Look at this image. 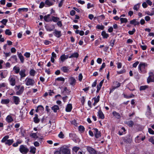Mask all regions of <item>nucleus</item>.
Wrapping results in <instances>:
<instances>
[{"label": "nucleus", "mask_w": 154, "mask_h": 154, "mask_svg": "<svg viewBox=\"0 0 154 154\" xmlns=\"http://www.w3.org/2000/svg\"><path fill=\"white\" fill-rule=\"evenodd\" d=\"M9 138V136L8 135H6L1 140L2 143H5L8 140V139Z\"/></svg>", "instance_id": "obj_30"}, {"label": "nucleus", "mask_w": 154, "mask_h": 154, "mask_svg": "<svg viewBox=\"0 0 154 154\" xmlns=\"http://www.w3.org/2000/svg\"><path fill=\"white\" fill-rule=\"evenodd\" d=\"M54 33L55 36L57 38H60L61 35V32L60 31H58L56 29L54 30Z\"/></svg>", "instance_id": "obj_13"}, {"label": "nucleus", "mask_w": 154, "mask_h": 154, "mask_svg": "<svg viewBox=\"0 0 154 154\" xmlns=\"http://www.w3.org/2000/svg\"><path fill=\"white\" fill-rule=\"evenodd\" d=\"M45 4L49 7L53 5V3L51 2L49 0H46L45 2Z\"/></svg>", "instance_id": "obj_25"}, {"label": "nucleus", "mask_w": 154, "mask_h": 154, "mask_svg": "<svg viewBox=\"0 0 154 154\" xmlns=\"http://www.w3.org/2000/svg\"><path fill=\"white\" fill-rule=\"evenodd\" d=\"M18 56L20 58L21 61L23 63L24 61V57L22 55L21 53H20L18 54Z\"/></svg>", "instance_id": "obj_37"}, {"label": "nucleus", "mask_w": 154, "mask_h": 154, "mask_svg": "<svg viewBox=\"0 0 154 154\" xmlns=\"http://www.w3.org/2000/svg\"><path fill=\"white\" fill-rule=\"evenodd\" d=\"M71 123L72 124L74 125L75 126H77V123L76 122V121L75 120H72L71 122Z\"/></svg>", "instance_id": "obj_59"}, {"label": "nucleus", "mask_w": 154, "mask_h": 154, "mask_svg": "<svg viewBox=\"0 0 154 154\" xmlns=\"http://www.w3.org/2000/svg\"><path fill=\"white\" fill-rule=\"evenodd\" d=\"M8 22V20L6 19H3L1 21V22L4 25H6V23Z\"/></svg>", "instance_id": "obj_52"}, {"label": "nucleus", "mask_w": 154, "mask_h": 154, "mask_svg": "<svg viewBox=\"0 0 154 154\" xmlns=\"http://www.w3.org/2000/svg\"><path fill=\"white\" fill-rule=\"evenodd\" d=\"M79 57V54L77 52H75L72 54L69 57V58L73 57L77 58Z\"/></svg>", "instance_id": "obj_24"}, {"label": "nucleus", "mask_w": 154, "mask_h": 154, "mask_svg": "<svg viewBox=\"0 0 154 154\" xmlns=\"http://www.w3.org/2000/svg\"><path fill=\"white\" fill-rule=\"evenodd\" d=\"M139 63L138 61H136L133 64V66L134 67H136Z\"/></svg>", "instance_id": "obj_62"}, {"label": "nucleus", "mask_w": 154, "mask_h": 154, "mask_svg": "<svg viewBox=\"0 0 154 154\" xmlns=\"http://www.w3.org/2000/svg\"><path fill=\"white\" fill-rule=\"evenodd\" d=\"M147 66V64L145 63L141 62L138 65V68L140 72L145 73L146 72V67Z\"/></svg>", "instance_id": "obj_1"}, {"label": "nucleus", "mask_w": 154, "mask_h": 154, "mask_svg": "<svg viewBox=\"0 0 154 154\" xmlns=\"http://www.w3.org/2000/svg\"><path fill=\"white\" fill-rule=\"evenodd\" d=\"M101 35L104 38H107L109 36L108 34L106 33V32L104 31L102 32Z\"/></svg>", "instance_id": "obj_28"}, {"label": "nucleus", "mask_w": 154, "mask_h": 154, "mask_svg": "<svg viewBox=\"0 0 154 154\" xmlns=\"http://www.w3.org/2000/svg\"><path fill=\"white\" fill-rule=\"evenodd\" d=\"M114 85L116 86L113 87L112 88L110 89V93L113 91L116 88L119 87L121 85V83L116 81L114 82Z\"/></svg>", "instance_id": "obj_7"}, {"label": "nucleus", "mask_w": 154, "mask_h": 154, "mask_svg": "<svg viewBox=\"0 0 154 154\" xmlns=\"http://www.w3.org/2000/svg\"><path fill=\"white\" fill-rule=\"evenodd\" d=\"M69 67V66H64L61 68V70L65 73H68L70 72Z\"/></svg>", "instance_id": "obj_9"}, {"label": "nucleus", "mask_w": 154, "mask_h": 154, "mask_svg": "<svg viewBox=\"0 0 154 154\" xmlns=\"http://www.w3.org/2000/svg\"><path fill=\"white\" fill-rule=\"evenodd\" d=\"M148 132L150 134H154V131L151 128H148Z\"/></svg>", "instance_id": "obj_53"}, {"label": "nucleus", "mask_w": 154, "mask_h": 154, "mask_svg": "<svg viewBox=\"0 0 154 154\" xmlns=\"http://www.w3.org/2000/svg\"><path fill=\"white\" fill-rule=\"evenodd\" d=\"M94 7V5L93 4L91 5L90 3H88L87 4V8L88 9H89L93 7Z\"/></svg>", "instance_id": "obj_51"}, {"label": "nucleus", "mask_w": 154, "mask_h": 154, "mask_svg": "<svg viewBox=\"0 0 154 154\" xmlns=\"http://www.w3.org/2000/svg\"><path fill=\"white\" fill-rule=\"evenodd\" d=\"M50 16V14H48L47 15L45 16L44 17V18L46 22H49L50 21V20L48 19V18H49Z\"/></svg>", "instance_id": "obj_35"}, {"label": "nucleus", "mask_w": 154, "mask_h": 154, "mask_svg": "<svg viewBox=\"0 0 154 154\" xmlns=\"http://www.w3.org/2000/svg\"><path fill=\"white\" fill-rule=\"evenodd\" d=\"M36 148L33 146L31 147L30 152L33 154L35 153Z\"/></svg>", "instance_id": "obj_33"}, {"label": "nucleus", "mask_w": 154, "mask_h": 154, "mask_svg": "<svg viewBox=\"0 0 154 154\" xmlns=\"http://www.w3.org/2000/svg\"><path fill=\"white\" fill-rule=\"evenodd\" d=\"M35 116L33 118L34 121L35 123H38L40 121V120L38 118V115L37 114H35Z\"/></svg>", "instance_id": "obj_21"}, {"label": "nucleus", "mask_w": 154, "mask_h": 154, "mask_svg": "<svg viewBox=\"0 0 154 154\" xmlns=\"http://www.w3.org/2000/svg\"><path fill=\"white\" fill-rule=\"evenodd\" d=\"M13 70L15 72L16 74L20 72V68L19 67L15 66L13 68Z\"/></svg>", "instance_id": "obj_22"}, {"label": "nucleus", "mask_w": 154, "mask_h": 154, "mask_svg": "<svg viewBox=\"0 0 154 154\" xmlns=\"http://www.w3.org/2000/svg\"><path fill=\"white\" fill-rule=\"evenodd\" d=\"M6 120L8 123L11 122L13 121L11 116L10 115H8L7 117Z\"/></svg>", "instance_id": "obj_20"}, {"label": "nucleus", "mask_w": 154, "mask_h": 154, "mask_svg": "<svg viewBox=\"0 0 154 154\" xmlns=\"http://www.w3.org/2000/svg\"><path fill=\"white\" fill-rule=\"evenodd\" d=\"M44 43L45 45H48L51 44V42L47 40H45L44 41Z\"/></svg>", "instance_id": "obj_54"}, {"label": "nucleus", "mask_w": 154, "mask_h": 154, "mask_svg": "<svg viewBox=\"0 0 154 154\" xmlns=\"http://www.w3.org/2000/svg\"><path fill=\"white\" fill-rule=\"evenodd\" d=\"M98 114L99 117L102 119H103L104 118V116L101 110H99L98 112Z\"/></svg>", "instance_id": "obj_27"}, {"label": "nucleus", "mask_w": 154, "mask_h": 154, "mask_svg": "<svg viewBox=\"0 0 154 154\" xmlns=\"http://www.w3.org/2000/svg\"><path fill=\"white\" fill-rule=\"evenodd\" d=\"M5 34L6 35H11L12 34L11 32L9 29H7L5 31Z\"/></svg>", "instance_id": "obj_40"}, {"label": "nucleus", "mask_w": 154, "mask_h": 154, "mask_svg": "<svg viewBox=\"0 0 154 154\" xmlns=\"http://www.w3.org/2000/svg\"><path fill=\"white\" fill-rule=\"evenodd\" d=\"M117 64L118 69H120L122 67V64L121 63L118 62L117 63Z\"/></svg>", "instance_id": "obj_58"}, {"label": "nucleus", "mask_w": 154, "mask_h": 154, "mask_svg": "<svg viewBox=\"0 0 154 154\" xmlns=\"http://www.w3.org/2000/svg\"><path fill=\"white\" fill-rule=\"evenodd\" d=\"M136 30L134 28L133 29L132 31H128V33L130 35H132L134 34V33L135 32Z\"/></svg>", "instance_id": "obj_46"}, {"label": "nucleus", "mask_w": 154, "mask_h": 154, "mask_svg": "<svg viewBox=\"0 0 154 154\" xmlns=\"http://www.w3.org/2000/svg\"><path fill=\"white\" fill-rule=\"evenodd\" d=\"M28 11V8H20L18 10V11L19 13H21L23 12H27Z\"/></svg>", "instance_id": "obj_23"}, {"label": "nucleus", "mask_w": 154, "mask_h": 154, "mask_svg": "<svg viewBox=\"0 0 154 154\" xmlns=\"http://www.w3.org/2000/svg\"><path fill=\"white\" fill-rule=\"evenodd\" d=\"M24 90V87L23 86H21L20 89L16 92V94L17 95H21L23 92Z\"/></svg>", "instance_id": "obj_12"}, {"label": "nucleus", "mask_w": 154, "mask_h": 154, "mask_svg": "<svg viewBox=\"0 0 154 154\" xmlns=\"http://www.w3.org/2000/svg\"><path fill=\"white\" fill-rule=\"evenodd\" d=\"M149 76L147 79V82L149 83L150 82H154V75L152 72L149 73Z\"/></svg>", "instance_id": "obj_5"}, {"label": "nucleus", "mask_w": 154, "mask_h": 154, "mask_svg": "<svg viewBox=\"0 0 154 154\" xmlns=\"http://www.w3.org/2000/svg\"><path fill=\"white\" fill-rule=\"evenodd\" d=\"M126 123L130 127H132L134 125V123L132 121H130L126 122Z\"/></svg>", "instance_id": "obj_29"}, {"label": "nucleus", "mask_w": 154, "mask_h": 154, "mask_svg": "<svg viewBox=\"0 0 154 154\" xmlns=\"http://www.w3.org/2000/svg\"><path fill=\"white\" fill-rule=\"evenodd\" d=\"M82 75L81 73H80L79 75V79L80 81H81L82 79Z\"/></svg>", "instance_id": "obj_61"}, {"label": "nucleus", "mask_w": 154, "mask_h": 154, "mask_svg": "<svg viewBox=\"0 0 154 154\" xmlns=\"http://www.w3.org/2000/svg\"><path fill=\"white\" fill-rule=\"evenodd\" d=\"M139 8V4H137L135 5L133 8L134 10L137 11Z\"/></svg>", "instance_id": "obj_45"}, {"label": "nucleus", "mask_w": 154, "mask_h": 154, "mask_svg": "<svg viewBox=\"0 0 154 154\" xmlns=\"http://www.w3.org/2000/svg\"><path fill=\"white\" fill-rule=\"evenodd\" d=\"M13 142V139L12 140H8L5 143V144L8 145L9 146L11 145Z\"/></svg>", "instance_id": "obj_31"}, {"label": "nucleus", "mask_w": 154, "mask_h": 154, "mask_svg": "<svg viewBox=\"0 0 154 154\" xmlns=\"http://www.w3.org/2000/svg\"><path fill=\"white\" fill-rule=\"evenodd\" d=\"M13 98L14 103L16 105L18 104L20 101L19 98L18 97L15 96H14Z\"/></svg>", "instance_id": "obj_14"}, {"label": "nucleus", "mask_w": 154, "mask_h": 154, "mask_svg": "<svg viewBox=\"0 0 154 154\" xmlns=\"http://www.w3.org/2000/svg\"><path fill=\"white\" fill-rule=\"evenodd\" d=\"M94 135L95 137L97 138L101 136V134L100 132L98 131V130L97 128L94 129Z\"/></svg>", "instance_id": "obj_10"}, {"label": "nucleus", "mask_w": 154, "mask_h": 154, "mask_svg": "<svg viewBox=\"0 0 154 154\" xmlns=\"http://www.w3.org/2000/svg\"><path fill=\"white\" fill-rule=\"evenodd\" d=\"M79 131L81 132H83L84 131L85 128L83 126L80 125L79 127Z\"/></svg>", "instance_id": "obj_39"}, {"label": "nucleus", "mask_w": 154, "mask_h": 154, "mask_svg": "<svg viewBox=\"0 0 154 154\" xmlns=\"http://www.w3.org/2000/svg\"><path fill=\"white\" fill-rule=\"evenodd\" d=\"M105 66H106V65H105V63H102V64L100 68V69H99L100 71H101L102 70V69L105 67Z\"/></svg>", "instance_id": "obj_50"}, {"label": "nucleus", "mask_w": 154, "mask_h": 154, "mask_svg": "<svg viewBox=\"0 0 154 154\" xmlns=\"http://www.w3.org/2000/svg\"><path fill=\"white\" fill-rule=\"evenodd\" d=\"M26 84V85H32L35 83L34 81L31 79L27 78L25 80Z\"/></svg>", "instance_id": "obj_3"}, {"label": "nucleus", "mask_w": 154, "mask_h": 154, "mask_svg": "<svg viewBox=\"0 0 154 154\" xmlns=\"http://www.w3.org/2000/svg\"><path fill=\"white\" fill-rule=\"evenodd\" d=\"M57 80L59 81H63L64 82L65 80L62 77H58L56 79Z\"/></svg>", "instance_id": "obj_47"}, {"label": "nucleus", "mask_w": 154, "mask_h": 154, "mask_svg": "<svg viewBox=\"0 0 154 154\" xmlns=\"http://www.w3.org/2000/svg\"><path fill=\"white\" fill-rule=\"evenodd\" d=\"M26 70L25 69L21 70L19 72V74L20 76V78H22L25 77L26 76V74L25 73Z\"/></svg>", "instance_id": "obj_11"}, {"label": "nucleus", "mask_w": 154, "mask_h": 154, "mask_svg": "<svg viewBox=\"0 0 154 154\" xmlns=\"http://www.w3.org/2000/svg\"><path fill=\"white\" fill-rule=\"evenodd\" d=\"M72 107V105L71 104H68L66 108V112H70L71 111Z\"/></svg>", "instance_id": "obj_15"}, {"label": "nucleus", "mask_w": 154, "mask_h": 154, "mask_svg": "<svg viewBox=\"0 0 154 154\" xmlns=\"http://www.w3.org/2000/svg\"><path fill=\"white\" fill-rule=\"evenodd\" d=\"M149 142H151L153 144H154V139H153V137H151L149 139Z\"/></svg>", "instance_id": "obj_55"}, {"label": "nucleus", "mask_w": 154, "mask_h": 154, "mask_svg": "<svg viewBox=\"0 0 154 154\" xmlns=\"http://www.w3.org/2000/svg\"><path fill=\"white\" fill-rule=\"evenodd\" d=\"M121 129L123 131L122 132H121V131H119V133L120 135H122L123 134V132H125V130L124 127L122 128Z\"/></svg>", "instance_id": "obj_48"}, {"label": "nucleus", "mask_w": 154, "mask_h": 154, "mask_svg": "<svg viewBox=\"0 0 154 154\" xmlns=\"http://www.w3.org/2000/svg\"><path fill=\"white\" fill-rule=\"evenodd\" d=\"M51 109L54 112H56L59 109V107L57 105H55L52 107Z\"/></svg>", "instance_id": "obj_26"}, {"label": "nucleus", "mask_w": 154, "mask_h": 154, "mask_svg": "<svg viewBox=\"0 0 154 154\" xmlns=\"http://www.w3.org/2000/svg\"><path fill=\"white\" fill-rule=\"evenodd\" d=\"M34 144L36 147H38L39 146V143L37 141L35 142L34 143Z\"/></svg>", "instance_id": "obj_64"}, {"label": "nucleus", "mask_w": 154, "mask_h": 154, "mask_svg": "<svg viewBox=\"0 0 154 154\" xmlns=\"http://www.w3.org/2000/svg\"><path fill=\"white\" fill-rule=\"evenodd\" d=\"M112 113L114 116L117 119H119L120 118L121 116L119 113L115 111H114L112 112Z\"/></svg>", "instance_id": "obj_16"}, {"label": "nucleus", "mask_w": 154, "mask_h": 154, "mask_svg": "<svg viewBox=\"0 0 154 154\" xmlns=\"http://www.w3.org/2000/svg\"><path fill=\"white\" fill-rule=\"evenodd\" d=\"M130 23L131 24L134 25V26H136V25H139L140 24V23L137 21L136 19H134L132 20H131L130 21Z\"/></svg>", "instance_id": "obj_17"}, {"label": "nucleus", "mask_w": 154, "mask_h": 154, "mask_svg": "<svg viewBox=\"0 0 154 154\" xmlns=\"http://www.w3.org/2000/svg\"><path fill=\"white\" fill-rule=\"evenodd\" d=\"M70 83L72 85H74L76 82V80L73 77H71L69 79Z\"/></svg>", "instance_id": "obj_19"}, {"label": "nucleus", "mask_w": 154, "mask_h": 154, "mask_svg": "<svg viewBox=\"0 0 154 154\" xmlns=\"http://www.w3.org/2000/svg\"><path fill=\"white\" fill-rule=\"evenodd\" d=\"M38 109L39 110H42L44 109V108L41 105H39L37 107Z\"/></svg>", "instance_id": "obj_60"}, {"label": "nucleus", "mask_w": 154, "mask_h": 154, "mask_svg": "<svg viewBox=\"0 0 154 154\" xmlns=\"http://www.w3.org/2000/svg\"><path fill=\"white\" fill-rule=\"evenodd\" d=\"M120 20L121 23H126L128 21L127 19L126 18H120Z\"/></svg>", "instance_id": "obj_34"}, {"label": "nucleus", "mask_w": 154, "mask_h": 154, "mask_svg": "<svg viewBox=\"0 0 154 154\" xmlns=\"http://www.w3.org/2000/svg\"><path fill=\"white\" fill-rule=\"evenodd\" d=\"M20 150L21 152L23 154H26L29 151V149L23 145H21L20 148Z\"/></svg>", "instance_id": "obj_4"}, {"label": "nucleus", "mask_w": 154, "mask_h": 154, "mask_svg": "<svg viewBox=\"0 0 154 154\" xmlns=\"http://www.w3.org/2000/svg\"><path fill=\"white\" fill-rule=\"evenodd\" d=\"M100 96H98L97 97H94L93 98V99L94 100V101L96 103H98L100 100Z\"/></svg>", "instance_id": "obj_41"}, {"label": "nucleus", "mask_w": 154, "mask_h": 154, "mask_svg": "<svg viewBox=\"0 0 154 154\" xmlns=\"http://www.w3.org/2000/svg\"><path fill=\"white\" fill-rule=\"evenodd\" d=\"M79 148L78 147H74L73 149L72 150L75 152H76L78 151L79 150Z\"/></svg>", "instance_id": "obj_49"}, {"label": "nucleus", "mask_w": 154, "mask_h": 154, "mask_svg": "<svg viewBox=\"0 0 154 154\" xmlns=\"http://www.w3.org/2000/svg\"><path fill=\"white\" fill-rule=\"evenodd\" d=\"M45 3L43 2H41L40 3L39 8H42L44 6Z\"/></svg>", "instance_id": "obj_56"}, {"label": "nucleus", "mask_w": 154, "mask_h": 154, "mask_svg": "<svg viewBox=\"0 0 154 154\" xmlns=\"http://www.w3.org/2000/svg\"><path fill=\"white\" fill-rule=\"evenodd\" d=\"M69 57H68V55H66L65 54H63L60 57V60L62 62H64L65 60L68 59Z\"/></svg>", "instance_id": "obj_18"}, {"label": "nucleus", "mask_w": 154, "mask_h": 154, "mask_svg": "<svg viewBox=\"0 0 154 154\" xmlns=\"http://www.w3.org/2000/svg\"><path fill=\"white\" fill-rule=\"evenodd\" d=\"M36 72L35 71L34 69H31L30 71V74L31 75L34 76Z\"/></svg>", "instance_id": "obj_38"}, {"label": "nucleus", "mask_w": 154, "mask_h": 154, "mask_svg": "<svg viewBox=\"0 0 154 154\" xmlns=\"http://www.w3.org/2000/svg\"><path fill=\"white\" fill-rule=\"evenodd\" d=\"M104 26L103 25H98L96 26V28L98 29H100L101 30H103L104 28Z\"/></svg>", "instance_id": "obj_43"}, {"label": "nucleus", "mask_w": 154, "mask_h": 154, "mask_svg": "<svg viewBox=\"0 0 154 154\" xmlns=\"http://www.w3.org/2000/svg\"><path fill=\"white\" fill-rule=\"evenodd\" d=\"M148 88V86L147 85H144V86H142L140 87V90H145Z\"/></svg>", "instance_id": "obj_44"}, {"label": "nucleus", "mask_w": 154, "mask_h": 154, "mask_svg": "<svg viewBox=\"0 0 154 154\" xmlns=\"http://www.w3.org/2000/svg\"><path fill=\"white\" fill-rule=\"evenodd\" d=\"M87 149L90 154H97V151L94 148L91 147L87 146Z\"/></svg>", "instance_id": "obj_6"}, {"label": "nucleus", "mask_w": 154, "mask_h": 154, "mask_svg": "<svg viewBox=\"0 0 154 154\" xmlns=\"http://www.w3.org/2000/svg\"><path fill=\"white\" fill-rule=\"evenodd\" d=\"M51 20L54 22H57L60 20V18L57 17L53 16L52 17Z\"/></svg>", "instance_id": "obj_32"}, {"label": "nucleus", "mask_w": 154, "mask_h": 154, "mask_svg": "<svg viewBox=\"0 0 154 154\" xmlns=\"http://www.w3.org/2000/svg\"><path fill=\"white\" fill-rule=\"evenodd\" d=\"M60 152L62 154H70V150L63 147H61L60 148Z\"/></svg>", "instance_id": "obj_2"}, {"label": "nucleus", "mask_w": 154, "mask_h": 154, "mask_svg": "<svg viewBox=\"0 0 154 154\" xmlns=\"http://www.w3.org/2000/svg\"><path fill=\"white\" fill-rule=\"evenodd\" d=\"M1 102L3 104H7L9 102V99H5L2 100Z\"/></svg>", "instance_id": "obj_42"}, {"label": "nucleus", "mask_w": 154, "mask_h": 154, "mask_svg": "<svg viewBox=\"0 0 154 154\" xmlns=\"http://www.w3.org/2000/svg\"><path fill=\"white\" fill-rule=\"evenodd\" d=\"M69 136L70 137H73L75 138L76 137V134L74 133H70L69 134Z\"/></svg>", "instance_id": "obj_63"}, {"label": "nucleus", "mask_w": 154, "mask_h": 154, "mask_svg": "<svg viewBox=\"0 0 154 154\" xmlns=\"http://www.w3.org/2000/svg\"><path fill=\"white\" fill-rule=\"evenodd\" d=\"M125 72V70H121L119 71H117V73L118 74H121L124 73Z\"/></svg>", "instance_id": "obj_57"}, {"label": "nucleus", "mask_w": 154, "mask_h": 154, "mask_svg": "<svg viewBox=\"0 0 154 154\" xmlns=\"http://www.w3.org/2000/svg\"><path fill=\"white\" fill-rule=\"evenodd\" d=\"M9 81L10 84L11 85L14 86L16 84V81L15 79L14 78L10 77L9 79Z\"/></svg>", "instance_id": "obj_8"}, {"label": "nucleus", "mask_w": 154, "mask_h": 154, "mask_svg": "<svg viewBox=\"0 0 154 154\" xmlns=\"http://www.w3.org/2000/svg\"><path fill=\"white\" fill-rule=\"evenodd\" d=\"M30 136L32 137L35 139L38 137L37 136L36 133H32L30 134Z\"/></svg>", "instance_id": "obj_36"}]
</instances>
